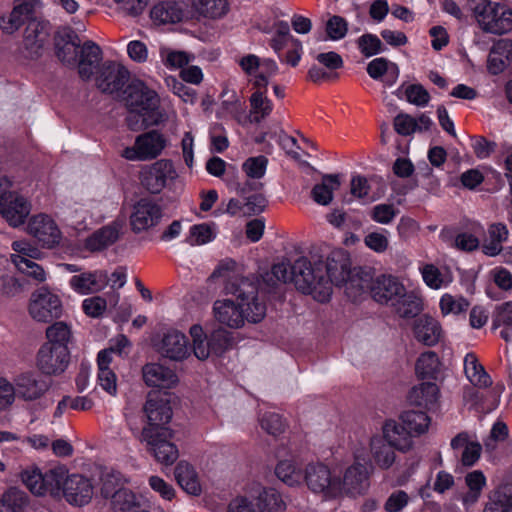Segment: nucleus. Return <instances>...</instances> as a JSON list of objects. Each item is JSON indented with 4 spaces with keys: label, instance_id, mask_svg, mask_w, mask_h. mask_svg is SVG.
I'll return each instance as SVG.
<instances>
[{
    "label": "nucleus",
    "instance_id": "obj_11",
    "mask_svg": "<svg viewBox=\"0 0 512 512\" xmlns=\"http://www.w3.org/2000/svg\"><path fill=\"white\" fill-rule=\"evenodd\" d=\"M129 71L120 63L105 61L98 69L96 85L104 93H122L129 81Z\"/></svg>",
    "mask_w": 512,
    "mask_h": 512
},
{
    "label": "nucleus",
    "instance_id": "obj_34",
    "mask_svg": "<svg viewBox=\"0 0 512 512\" xmlns=\"http://www.w3.org/2000/svg\"><path fill=\"white\" fill-rule=\"evenodd\" d=\"M438 397L439 389L433 382H423L413 387L408 395L411 404L428 409L437 403Z\"/></svg>",
    "mask_w": 512,
    "mask_h": 512
},
{
    "label": "nucleus",
    "instance_id": "obj_29",
    "mask_svg": "<svg viewBox=\"0 0 512 512\" xmlns=\"http://www.w3.org/2000/svg\"><path fill=\"white\" fill-rule=\"evenodd\" d=\"M70 285L81 294L98 292L108 286V273L106 271H95L75 275L71 278Z\"/></svg>",
    "mask_w": 512,
    "mask_h": 512
},
{
    "label": "nucleus",
    "instance_id": "obj_33",
    "mask_svg": "<svg viewBox=\"0 0 512 512\" xmlns=\"http://www.w3.org/2000/svg\"><path fill=\"white\" fill-rule=\"evenodd\" d=\"M395 447L379 436L370 440V453L375 464L381 469H389L395 462Z\"/></svg>",
    "mask_w": 512,
    "mask_h": 512
},
{
    "label": "nucleus",
    "instance_id": "obj_18",
    "mask_svg": "<svg viewBox=\"0 0 512 512\" xmlns=\"http://www.w3.org/2000/svg\"><path fill=\"white\" fill-rule=\"evenodd\" d=\"M163 216L161 207L150 200L141 199L134 206L130 216L131 229L135 233H140L156 226Z\"/></svg>",
    "mask_w": 512,
    "mask_h": 512
},
{
    "label": "nucleus",
    "instance_id": "obj_23",
    "mask_svg": "<svg viewBox=\"0 0 512 512\" xmlns=\"http://www.w3.org/2000/svg\"><path fill=\"white\" fill-rule=\"evenodd\" d=\"M412 331L415 339L425 346L436 345L442 337L440 323L429 315H421L413 321Z\"/></svg>",
    "mask_w": 512,
    "mask_h": 512
},
{
    "label": "nucleus",
    "instance_id": "obj_26",
    "mask_svg": "<svg viewBox=\"0 0 512 512\" xmlns=\"http://www.w3.org/2000/svg\"><path fill=\"white\" fill-rule=\"evenodd\" d=\"M107 478L108 476L104 479L101 493L105 498H112V505L115 510L121 512H132L136 510V507L141 506L136 495L132 491L110 487V481Z\"/></svg>",
    "mask_w": 512,
    "mask_h": 512
},
{
    "label": "nucleus",
    "instance_id": "obj_48",
    "mask_svg": "<svg viewBox=\"0 0 512 512\" xmlns=\"http://www.w3.org/2000/svg\"><path fill=\"white\" fill-rule=\"evenodd\" d=\"M267 89H256L250 97L251 113L253 121L260 123L270 115L273 109L272 102L266 96Z\"/></svg>",
    "mask_w": 512,
    "mask_h": 512
},
{
    "label": "nucleus",
    "instance_id": "obj_52",
    "mask_svg": "<svg viewBox=\"0 0 512 512\" xmlns=\"http://www.w3.org/2000/svg\"><path fill=\"white\" fill-rule=\"evenodd\" d=\"M469 302L462 296H453L444 294L440 299V309L443 315L447 314H460L466 311L469 307Z\"/></svg>",
    "mask_w": 512,
    "mask_h": 512
},
{
    "label": "nucleus",
    "instance_id": "obj_44",
    "mask_svg": "<svg viewBox=\"0 0 512 512\" xmlns=\"http://www.w3.org/2000/svg\"><path fill=\"white\" fill-rule=\"evenodd\" d=\"M12 250L10 260L16 269L22 273H29L32 268V245L27 241H14Z\"/></svg>",
    "mask_w": 512,
    "mask_h": 512
},
{
    "label": "nucleus",
    "instance_id": "obj_57",
    "mask_svg": "<svg viewBox=\"0 0 512 512\" xmlns=\"http://www.w3.org/2000/svg\"><path fill=\"white\" fill-rule=\"evenodd\" d=\"M268 159L263 156L248 158L242 165L243 171L250 178L260 179L265 175Z\"/></svg>",
    "mask_w": 512,
    "mask_h": 512
},
{
    "label": "nucleus",
    "instance_id": "obj_46",
    "mask_svg": "<svg viewBox=\"0 0 512 512\" xmlns=\"http://www.w3.org/2000/svg\"><path fill=\"white\" fill-rule=\"evenodd\" d=\"M0 499L11 512H25L30 504L29 495L16 486L7 488Z\"/></svg>",
    "mask_w": 512,
    "mask_h": 512
},
{
    "label": "nucleus",
    "instance_id": "obj_15",
    "mask_svg": "<svg viewBox=\"0 0 512 512\" xmlns=\"http://www.w3.org/2000/svg\"><path fill=\"white\" fill-rule=\"evenodd\" d=\"M63 314V306L60 298L42 287L34 293V320L43 323H51L58 320Z\"/></svg>",
    "mask_w": 512,
    "mask_h": 512
},
{
    "label": "nucleus",
    "instance_id": "obj_14",
    "mask_svg": "<svg viewBox=\"0 0 512 512\" xmlns=\"http://www.w3.org/2000/svg\"><path fill=\"white\" fill-rule=\"evenodd\" d=\"M30 208V203L20 194L7 190L0 192V214L11 226L23 224Z\"/></svg>",
    "mask_w": 512,
    "mask_h": 512
},
{
    "label": "nucleus",
    "instance_id": "obj_35",
    "mask_svg": "<svg viewBox=\"0 0 512 512\" xmlns=\"http://www.w3.org/2000/svg\"><path fill=\"white\" fill-rule=\"evenodd\" d=\"M341 182L338 174H328L311 190L312 199L319 205H329L333 200V193L340 188Z\"/></svg>",
    "mask_w": 512,
    "mask_h": 512
},
{
    "label": "nucleus",
    "instance_id": "obj_12",
    "mask_svg": "<svg viewBox=\"0 0 512 512\" xmlns=\"http://www.w3.org/2000/svg\"><path fill=\"white\" fill-rule=\"evenodd\" d=\"M367 287L364 289L370 290L372 298L381 304L396 305L397 300L404 296V285L398 278L391 275H381L376 277L369 283L368 279H364Z\"/></svg>",
    "mask_w": 512,
    "mask_h": 512
},
{
    "label": "nucleus",
    "instance_id": "obj_58",
    "mask_svg": "<svg viewBox=\"0 0 512 512\" xmlns=\"http://www.w3.org/2000/svg\"><path fill=\"white\" fill-rule=\"evenodd\" d=\"M260 425L263 430L273 436H277L283 433L285 430V422L283 421L281 415L274 412L265 413L260 418Z\"/></svg>",
    "mask_w": 512,
    "mask_h": 512
},
{
    "label": "nucleus",
    "instance_id": "obj_54",
    "mask_svg": "<svg viewBox=\"0 0 512 512\" xmlns=\"http://www.w3.org/2000/svg\"><path fill=\"white\" fill-rule=\"evenodd\" d=\"M393 306L401 317L415 316L421 309L419 299L413 295L407 294L406 289H404V296L400 297L396 305Z\"/></svg>",
    "mask_w": 512,
    "mask_h": 512
},
{
    "label": "nucleus",
    "instance_id": "obj_51",
    "mask_svg": "<svg viewBox=\"0 0 512 512\" xmlns=\"http://www.w3.org/2000/svg\"><path fill=\"white\" fill-rule=\"evenodd\" d=\"M357 48L365 57H372L385 50L383 43L377 35L366 33L356 40Z\"/></svg>",
    "mask_w": 512,
    "mask_h": 512
},
{
    "label": "nucleus",
    "instance_id": "obj_5",
    "mask_svg": "<svg viewBox=\"0 0 512 512\" xmlns=\"http://www.w3.org/2000/svg\"><path fill=\"white\" fill-rule=\"evenodd\" d=\"M471 7L484 32L501 35L512 30V10L507 5L491 0H471Z\"/></svg>",
    "mask_w": 512,
    "mask_h": 512
},
{
    "label": "nucleus",
    "instance_id": "obj_13",
    "mask_svg": "<svg viewBox=\"0 0 512 512\" xmlns=\"http://www.w3.org/2000/svg\"><path fill=\"white\" fill-rule=\"evenodd\" d=\"M177 173L169 160H159L141 172V184L150 193H160L168 181L176 178Z\"/></svg>",
    "mask_w": 512,
    "mask_h": 512
},
{
    "label": "nucleus",
    "instance_id": "obj_21",
    "mask_svg": "<svg viewBox=\"0 0 512 512\" xmlns=\"http://www.w3.org/2000/svg\"><path fill=\"white\" fill-rule=\"evenodd\" d=\"M159 353L173 361H183L191 354V347L185 334L177 330H171L164 334Z\"/></svg>",
    "mask_w": 512,
    "mask_h": 512
},
{
    "label": "nucleus",
    "instance_id": "obj_49",
    "mask_svg": "<svg viewBox=\"0 0 512 512\" xmlns=\"http://www.w3.org/2000/svg\"><path fill=\"white\" fill-rule=\"evenodd\" d=\"M465 483L469 491L464 495V504H474L478 501L483 488L486 485V477L480 470L469 472L465 476Z\"/></svg>",
    "mask_w": 512,
    "mask_h": 512
},
{
    "label": "nucleus",
    "instance_id": "obj_42",
    "mask_svg": "<svg viewBox=\"0 0 512 512\" xmlns=\"http://www.w3.org/2000/svg\"><path fill=\"white\" fill-rule=\"evenodd\" d=\"M194 11L208 19L223 18L229 11L228 0H192Z\"/></svg>",
    "mask_w": 512,
    "mask_h": 512
},
{
    "label": "nucleus",
    "instance_id": "obj_37",
    "mask_svg": "<svg viewBox=\"0 0 512 512\" xmlns=\"http://www.w3.org/2000/svg\"><path fill=\"white\" fill-rule=\"evenodd\" d=\"M464 372L469 381L476 387L487 388L492 384L491 377L479 363L474 353H468L464 358Z\"/></svg>",
    "mask_w": 512,
    "mask_h": 512
},
{
    "label": "nucleus",
    "instance_id": "obj_36",
    "mask_svg": "<svg viewBox=\"0 0 512 512\" xmlns=\"http://www.w3.org/2000/svg\"><path fill=\"white\" fill-rule=\"evenodd\" d=\"M175 478L181 488L188 494L197 496L201 493V485L194 468L187 462L181 461L175 467Z\"/></svg>",
    "mask_w": 512,
    "mask_h": 512
},
{
    "label": "nucleus",
    "instance_id": "obj_20",
    "mask_svg": "<svg viewBox=\"0 0 512 512\" xmlns=\"http://www.w3.org/2000/svg\"><path fill=\"white\" fill-rule=\"evenodd\" d=\"M79 36L70 29H64L55 36V53L59 61L71 68H76L81 50Z\"/></svg>",
    "mask_w": 512,
    "mask_h": 512
},
{
    "label": "nucleus",
    "instance_id": "obj_64",
    "mask_svg": "<svg viewBox=\"0 0 512 512\" xmlns=\"http://www.w3.org/2000/svg\"><path fill=\"white\" fill-rule=\"evenodd\" d=\"M493 325L512 327V301L505 302L497 308Z\"/></svg>",
    "mask_w": 512,
    "mask_h": 512
},
{
    "label": "nucleus",
    "instance_id": "obj_50",
    "mask_svg": "<svg viewBox=\"0 0 512 512\" xmlns=\"http://www.w3.org/2000/svg\"><path fill=\"white\" fill-rule=\"evenodd\" d=\"M278 66L272 59L264 58L260 60L259 70L255 74L252 83L256 89H267L269 78L276 75Z\"/></svg>",
    "mask_w": 512,
    "mask_h": 512
},
{
    "label": "nucleus",
    "instance_id": "obj_41",
    "mask_svg": "<svg viewBox=\"0 0 512 512\" xmlns=\"http://www.w3.org/2000/svg\"><path fill=\"white\" fill-rule=\"evenodd\" d=\"M276 477L290 487H297L303 483L304 472L293 460H281L275 467Z\"/></svg>",
    "mask_w": 512,
    "mask_h": 512
},
{
    "label": "nucleus",
    "instance_id": "obj_45",
    "mask_svg": "<svg viewBox=\"0 0 512 512\" xmlns=\"http://www.w3.org/2000/svg\"><path fill=\"white\" fill-rule=\"evenodd\" d=\"M400 422L415 437L425 433L430 424V418L423 411H405L400 416Z\"/></svg>",
    "mask_w": 512,
    "mask_h": 512
},
{
    "label": "nucleus",
    "instance_id": "obj_9",
    "mask_svg": "<svg viewBox=\"0 0 512 512\" xmlns=\"http://www.w3.org/2000/svg\"><path fill=\"white\" fill-rule=\"evenodd\" d=\"M70 358V348L42 344L36 355V365L44 376H58L68 368Z\"/></svg>",
    "mask_w": 512,
    "mask_h": 512
},
{
    "label": "nucleus",
    "instance_id": "obj_47",
    "mask_svg": "<svg viewBox=\"0 0 512 512\" xmlns=\"http://www.w3.org/2000/svg\"><path fill=\"white\" fill-rule=\"evenodd\" d=\"M440 360L434 351L422 353L415 365L417 375L422 379H435L439 372Z\"/></svg>",
    "mask_w": 512,
    "mask_h": 512
},
{
    "label": "nucleus",
    "instance_id": "obj_61",
    "mask_svg": "<svg viewBox=\"0 0 512 512\" xmlns=\"http://www.w3.org/2000/svg\"><path fill=\"white\" fill-rule=\"evenodd\" d=\"M407 100L417 106H425L430 100L428 91L420 84L409 85L405 90Z\"/></svg>",
    "mask_w": 512,
    "mask_h": 512
},
{
    "label": "nucleus",
    "instance_id": "obj_25",
    "mask_svg": "<svg viewBox=\"0 0 512 512\" xmlns=\"http://www.w3.org/2000/svg\"><path fill=\"white\" fill-rule=\"evenodd\" d=\"M102 60V50L93 41H86L82 44L78 55L77 65L78 73L81 79L89 80Z\"/></svg>",
    "mask_w": 512,
    "mask_h": 512
},
{
    "label": "nucleus",
    "instance_id": "obj_17",
    "mask_svg": "<svg viewBox=\"0 0 512 512\" xmlns=\"http://www.w3.org/2000/svg\"><path fill=\"white\" fill-rule=\"evenodd\" d=\"M65 500L73 506L82 507L90 503L94 488L91 481L79 474L66 477L62 485Z\"/></svg>",
    "mask_w": 512,
    "mask_h": 512
},
{
    "label": "nucleus",
    "instance_id": "obj_60",
    "mask_svg": "<svg viewBox=\"0 0 512 512\" xmlns=\"http://www.w3.org/2000/svg\"><path fill=\"white\" fill-rule=\"evenodd\" d=\"M107 302L100 296L87 298L82 303L84 313L92 318L100 317L106 310Z\"/></svg>",
    "mask_w": 512,
    "mask_h": 512
},
{
    "label": "nucleus",
    "instance_id": "obj_53",
    "mask_svg": "<svg viewBox=\"0 0 512 512\" xmlns=\"http://www.w3.org/2000/svg\"><path fill=\"white\" fill-rule=\"evenodd\" d=\"M52 25L49 21L34 17V48L43 49L50 44Z\"/></svg>",
    "mask_w": 512,
    "mask_h": 512
},
{
    "label": "nucleus",
    "instance_id": "obj_56",
    "mask_svg": "<svg viewBox=\"0 0 512 512\" xmlns=\"http://www.w3.org/2000/svg\"><path fill=\"white\" fill-rule=\"evenodd\" d=\"M398 213L399 210L394 204L381 203L371 209L370 217L377 223L387 225L395 219Z\"/></svg>",
    "mask_w": 512,
    "mask_h": 512
},
{
    "label": "nucleus",
    "instance_id": "obj_8",
    "mask_svg": "<svg viewBox=\"0 0 512 512\" xmlns=\"http://www.w3.org/2000/svg\"><path fill=\"white\" fill-rule=\"evenodd\" d=\"M166 146L164 136L156 130L136 137L134 145L122 151V157L130 161H147L157 158Z\"/></svg>",
    "mask_w": 512,
    "mask_h": 512
},
{
    "label": "nucleus",
    "instance_id": "obj_16",
    "mask_svg": "<svg viewBox=\"0 0 512 512\" xmlns=\"http://www.w3.org/2000/svg\"><path fill=\"white\" fill-rule=\"evenodd\" d=\"M143 410L147 417V425L143 428H153L156 432L169 429L167 424L173 415L169 399L158 394H149Z\"/></svg>",
    "mask_w": 512,
    "mask_h": 512
},
{
    "label": "nucleus",
    "instance_id": "obj_31",
    "mask_svg": "<svg viewBox=\"0 0 512 512\" xmlns=\"http://www.w3.org/2000/svg\"><path fill=\"white\" fill-rule=\"evenodd\" d=\"M48 324L43 344L58 348H70L69 346L74 340L71 324L57 320Z\"/></svg>",
    "mask_w": 512,
    "mask_h": 512
},
{
    "label": "nucleus",
    "instance_id": "obj_24",
    "mask_svg": "<svg viewBox=\"0 0 512 512\" xmlns=\"http://www.w3.org/2000/svg\"><path fill=\"white\" fill-rule=\"evenodd\" d=\"M143 380L147 386L170 389L178 382L176 373L161 364L148 363L142 368Z\"/></svg>",
    "mask_w": 512,
    "mask_h": 512
},
{
    "label": "nucleus",
    "instance_id": "obj_2",
    "mask_svg": "<svg viewBox=\"0 0 512 512\" xmlns=\"http://www.w3.org/2000/svg\"><path fill=\"white\" fill-rule=\"evenodd\" d=\"M263 281L270 287L292 282L297 290L322 303L329 301L332 295L331 281L324 274L320 258L300 257L293 264L285 261L276 263L265 273Z\"/></svg>",
    "mask_w": 512,
    "mask_h": 512
},
{
    "label": "nucleus",
    "instance_id": "obj_19",
    "mask_svg": "<svg viewBox=\"0 0 512 512\" xmlns=\"http://www.w3.org/2000/svg\"><path fill=\"white\" fill-rule=\"evenodd\" d=\"M61 232L54 220L46 214L34 216V259L39 258L36 247L52 249L59 244Z\"/></svg>",
    "mask_w": 512,
    "mask_h": 512
},
{
    "label": "nucleus",
    "instance_id": "obj_1",
    "mask_svg": "<svg viewBox=\"0 0 512 512\" xmlns=\"http://www.w3.org/2000/svg\"><path fill=\"white\" fill-rule=\"evenodd\" d=\"M224 290L235 299L214 302V317L221 325L238 329L245 321L258 323L265 317L266 305L258 296V284L253 278L238 274L228 276Z\"/></svg>",
    "mask_w": 512,
    "mask_h": 512
},
{
    "label": "nucleus",
    "instance_id": "obj_63",
    "mask_svg": "<svg viewBox=\"0 0 512 512\" xmlns=\"http://www.w3.org/2000/svg\"><path fill=\"white\" fill-rule=\"evenodd\" d=\"M228 512H261L255 497L249 499L247 497H237L228 508Z\"/></svg>",
    "mask_w": 512,
    "mask_h": 512
},
{
    "label": "nucleus",
    "instance_id": "obj_4",
    "mask_svg": "<svg viewBox=\"0 0 512 512\" xmlns=\"http://www.w3.org/2000/svg\"><path fill=\"white\" fill-rule=\"evenodd\" d=\"M350 264L349 256L344 250H333L323 261V271L331 281V287L344 285L347 296L355 300L364 292L367 283L364 278L351 274Z\"/></svg>",
    "mask_w": 512,
    "mask_h": 512
},
{
    "label": "nucleus",
    "instance_id": "obj_3",
    "mask_svg": "<svg viewBox=\"0 0 512 512\" xmlns=\"http://www.w3.org/2000/svg\"><path fill=\"white\" fill-rule=\"evenodd\" d=\"M120 96L129 112L126 118L129 129L138 131L159 123V97L143 81L133 79Z\"/></svg>",
    "mask_w": 512,
    "mask_h": 512
},
{
    "label": "nucleus",
    "instance_id": "obj_7",
    "mask_svg": "<svg viewBox=\"0 0 512 512\" xmlns=\"http://www.w3.org/2000/svg\"><path fill=\"white\" fill-rule=\"evenodd\" d=\"M174 433L171 429L156 432L153 428H143L140 441L146 444V450L158 463L172 465L179 457L177 446L173 443Z\"/></svg>",
    "mask_w": 512,
    "mask_h": 512
},
{
    "label": "nucleus",
    "instance_id": "obj_27",
    "mask_svg": "<svg viewBox=\"0 0 512 512\" xmlns=\"http://www.w3.org/2000/svg\"><path fill=\"white\" fill-rule=\"evenodd\" d=\"M64 474L63 467L53 468L45 473L34 468V495L58 493Z\"/></svg>",
    "mask_w": 512,
    "mask_h": 512
},
{
    "label": "nucleus",
    "instance_id": "obj_38",
    "mask_svg": "<svg viewBox=\"0 0 512 512\" xmlns=\"http://www.w3.org/2000/svg\"><path fill=\"white\" fill-rule=\"evenodd\" d=\"M32 19V0H15L8 22L2 26L6 33H13Z\"/></svg>",
    "mask_w": 512,
    "mask_h": 512
},
{
    "label": "nucleus",
    "instance_id": "obj_59",
    "mask_svg": "<svg viewBox=\"0 0 512 512\" xmlns=\"http://www.w3.org/2000/svg\"><path fill=\"white\" fill-rule=\"evenodd\" d=\"M267 206V199L263 194L257 193L245 198L243 203V215H258L264 211Z\"/></svg>",
    "mask_w": 512,
    "mask_h": 512
},
{
    "label": "nucleus",
    "instance_id": "obj_28",
    "mask_svg": "<svg viewBox=\"0 0 512 512\" xmlns=\"http://www.w3.org/2000/svg\"><path fill=\"white\" fill-rule=\"evenodd\" d=\"M383 437L395 449L406 452L412 448L415 436L401 422L390 420L383 426Z\"/></svg>",
    "mask_w": 512,
    "mask_h": 512
},
{
    "label": "nucleus",
    "instance_id": "obj_22",
    "mask_svg": "<svg viewBox=\"0 0 512 512\" xmlns=\"http://www.w3.org/2000/svg\"><path fill=\"white\" fill-rule=\"evenodd\" d=\"M123 228L124 221L118 219L100 228L86 239V249L91 252L106 249L119 239Z\"/></svg>",
    "mask_w": 512,
    "mask_h": 512
},
{
    "label": "nucleus",
    "instance_id": "obj_10",
    "mask_svg": "<svg viewBox=\"0 0 512 512\" xmlns=\"http://www.w3.org/2000/svg\"><path fill=\"white\" fill-rule=\"evenodd\" d=\"M338 483L340 498L364 495L370 486L367 467L362 463L354 462L345 469L342 478L338 476Z\"/></svg>",
    "mask_w": 512,
    "mask_h": 512
},
{
    "label": "nucleus",
    "instance_id": "obj_62",
    "mask_svg": "<svg viewBox=\"0 0 512 512\" xmlns=\"http://www.w3.org/2000/svg\"><path fill=\"white\" fill-rule=\"evenodd\" d=\"M348 30L347 22L340 16L331 17L326 24L328 36L333 40L342 39Z\"/></svg>",
    "mask_w": 512,
    "mask_h": 512
},
{
    "label": "nucleus",
    "instance_id": "obj_40",
    "mask_svg": "<svg viewBox=\"0 0 512 512\" xmlns=\"http://www.w3.org/2000/svg\"><path fill=\"white\" fill-rule=\"evenodd\" d=\"M151 17L159 23H177L183 20L185 12L180 3L162 2L155 5L151 10Z\"/></svg>",
    "mask_w": 512,
    "mask_h": 512
},
{
    "label": "nucleus",
    "instance_id": "obj_43",
    "mask_svg": "<svg viewBox=\"0 0 512 512\" xmlns=\"http://www.w3.org/2000/svg\"><path fill=\"white\" fill-rule=\"evenodd\" d=\"M261 512H284L286 503L282 495L274 488H264L255 497Z\"/></svg>",
    "mask_w": 512,
    "mask_h": 512
},
{
    "label": "nucleus",
    "instance_id": "obj_30",
    "mask_svg": "<svg viewBox=\"0 0 512 512\" xmlns=\"http://www.w3.org/2000/svg\"><path fill=\"white\" fill-rule=\"evenodd\" d=\"M512 59V40L500 39L495 42L488 56V70L497 75L504 71Z\"/></svg>",
    "mask_w": 512,
    "mask_h": 512
},
{
    "label": "nucleus",
    "instance_id": "obj_39",
    "mask_svg": "<svg viewBox=\"0 0 512 512\" xmlns=\"http://www.w3.org/2000/svg\"><path fill=\"white\" fill-rule=\"evenodd\" d=\"M509 231L503 223H493L488 227V236L483 243V252L496 256L502 251V244L507 241Z\"/></svg>",
    "mask_w": 512,
    "mask_h": 512
},
{
    "label": "nucleus",
    "instance_id": "obj_6",
    "mask_svg": "<svg viewBox=\"0 0 512 512\" xmlns=\"http://www.w3.org/2000/svg\"><path fill=\"white\" fill-rule=\"evenodd\" d=\"M303 483L314 495L325 501L340 498L338 475L323 463H309L304 469Z\"/></svg>",
    "mask_w": 512,
    "mask_h": 512
},
{
    "label": "nucleus",
    "instance_id": "obj_32",
    "mask_svg": "<svg viewBox=\"0 0 512 512\" xmlns=\"http://www.w3.org/2000/svg\"><path fill=\"white\" fill-rule=\"evenodd\" d=\"M366 70L368 75L374 80L383 78L385 86H392L399 77L398 66L384 57L375 58L370 61Z\"/></svg>",
    "mask_w": 512,
    "mask_h": 512
},
{
    "label": "nucleus",
    "instance_id": "obj_55",
    "mask_svg": "<svg viewBox=\"0 0 512 512\" xmlns=\"http://www.w3.org/2000/svg\"><path fill=\"white\" fill-rule=\"evenodd\" d=\"M215 237L212 227L206 223L193 225L186 242L190 245H202Z\"/></svg>",
    "mask_w": 512,
    "mask_h": 512
}]
</instances>
